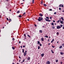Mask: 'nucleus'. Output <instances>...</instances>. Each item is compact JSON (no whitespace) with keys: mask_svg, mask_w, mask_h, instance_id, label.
<instances>
[{"mask_svg":"<svg viewBox=\"0 0 64 64\" xmlns=\"http://www.w3.org/2000/svg\"><path fill=\"white\" fill-rule=\"evenodd\" d=\"M24 36L25 38H26V34H24Z\"/></svg>","mask_w":64,"mask_h":64,"instance_id":"1a4fd4ad","label":"nucleus"},{"mask_svg":"<svg viewBox=\"0 0 64 64\" xmlns=\"http://www.w3.org/2000/svg\"><path fill=\"white\" fill-rule=\"evenodd\" d=\"M9 21H10V22H11V19H9Z\"/></svg>","mask_w":64,"mask_h":64,"instance_id":"f704fd0d","label":"nucleus"},{"mask_svg":"<svg viewBox=\"0 0 64 64\" xmlns=\"http://www.w3.org/2000/svg\"><path fill=\"white\" fill-rule=\"evenodd\" d=\"M60 26V27H62L63 26V25L62 24H61V25Z\"/></svg>","mask_w":64,"mask_h":64,"instance_id":"c03bdc74","label":"nucleus"},{"mask_svg":"<svg viewBox=\"0 0 64 64\" xmlns=\"http://www.w3.org/2000/svg\"><path fill=\"white\" fill-rule=\"evenodd\" d=\"M54 14H56V12H54Z\"/></svg>","mask_w":64,"mask_h":64,"instance_id":"3c124183","label":"nucleus"},{"mask_svg":"<svg viewBox=\"0 0 64 64\" xmlns=\"http://www.w3.org/2000/svg\"><path fill=\"white\" fill-rule=\"evenodd\" d=\"M40 46H38V49H40Z\"/></svg>","mask_w":64,"mask_h":64,"instance_id":"5701e85b","label":"nucleus"},{"mask_svg":"<svg viewBox=\"0 0 64 64\" xmlns=\"http://www.w3.org/2000/svg\"><path fill=\"white\" fill-rule=\"evenodd\" d=\"M24 53H27V51L26 50L25 52Z\"/></svg>","mask_w":64,"mask_h":64,"instance_id":"a18cd8bd","label":"nucleus"},{"mask_svg":"<svg viewBox=\"0 0 64 64\" xmlns=\"http://www.w3.org/2000/svg\"><path fill=\"white\" fill-rule=\"evenodd\" d=\"M60 28H61V27L60 26H57L56 28L58 29H60Z\"/></svg>","mask_w":64,"mask_h":64,"instance_id":"7ed1b4c3","label":"nucleus"},{"mask_svg":"<svg viewBox=\"0 0 64 64\" xmlns=\"http://www.w3.org/2000/svg\"><path fill=\"white\" fill-rule=\"evenodd\" d=\"M59 7H63L64 6L61 4H60L59 6Z\"/></svg>","mask_w":64,"mask_h":64,"instance_id":"f03ea898","label":"nucleus"},{"mask_svg":"<svg viewBox=\"0 0 64 64\" xmlns=\"http://www.w3.org/2000/svg\"><path fill=\"white\" fill-rule=\"evenodd\" d=\"M59 48L60 49L61 48H62V46H60Z\"/></svg>","mask_w":64,"mask_h":64,"instance_id":"c85d7f7f","label":"nucleus"},{"mask_svg":"<svg viewBox=\"0 0 64 64\" xmlns=\"http://www.w3.org/2000/svg\"><path fill=\"white\" fill-rule=\"evenodd\" d=\"M37 42H38V44H40V42L38 41Z\"/></svg>","mask_w":64,"mask_h":64,"instance_id":"b1692460","label":"nucleus"},{"mask_svg":"<svg viewBox=\"0 0 64 64\" xmlns=\"http://www.w3.org/2000/svg\"><path fill=\"white\" fill-rule=\"evenodd\" d=\"M57 22H58V23L59 22H60V20H58V21Z\"/></svg>","mask_w":64,"mask_h":64,"instance_id":"e433bc0d","label":"nucleus"},{"mask_svg":"<svg viewBox=\"0 0 64 64\" xmlns=\"http://www.w3.org/2000/svg\"><path fill=\"white\" fill-rule=\"evenodd\" d=\"M43 0H42L41 1V4H43Z\"/></svg>","mask_w":64,"mask_h":64,"instance_id":"dca6fc26","label":"nucleus"},{"mask_svg":"<svg viewBox=\"0 0 64 64\" xmlns=\"http://www.w3.org/2000/svg\"><path fill=\"white\" fill-rule=\"evenodd\" d=\"M6 19L7 20H8H8H9L8 19V18H6Z\"/></svg>","mask_w":64,"mask_h":64,"instance_id":"603ef678","label":"nucleus"},{"mask_svg":"<svg viewBox=\"0 0 64 64\" xmlns=\"http://www.w3.org/2000/svg\"><path fill=\"white\" fill-rule=\"evenodd\" d=\"M39 15L40 16H41V17H42V16H43V15L42 14H39Z\"/></svg>","mask_w":64,"mask_h":64,"instance_id":"39448f33","label":"nucleus"},{"mask_svg":"<svg viewBox=\"0 0 64 64\" xmlns=\"http://www.w3.org/2000/svg\"><path fill=\"white\" fill-rule=\"evenodd\" d=\"M40 46H42V44H40Z\"/></svg>","mask_w":64,"mask_h":64,"instance_id":"c9c22d12","label":"nucleus"},{"mask_svg":"<svg viewBox=\"0 0 64 64\" xmlns=\"http://www.w3.org/2000/svg\"><path fill=\"white\" fill-rule=\"evenodd\" d=\"M43 5H44V6H47V5L46 4H44Z\"/></svg>","mask_w":64,"mask_h":64,"instance_id":"aec40b11","label":"nucleus"},{"mask_svg":"<svg viewBox=\"0 0 64 64\" xmlns=\"http://www.w3.org/2000/svg\"><path fill=\"white\" fill-rule=\"evenodd\" d=\"M41 40L42 41H44V39H43V38H41Z\"/></svg>","mask_w":64,"mask_h":64,"instance_id":"0eeeda50","label":"nucleus"},{"mask_svg":"<svg viewBox=\"0 0 64 64\" xmlns=\"http://www.w3.org/2000/svg\"><path fill=\"white\" fill-rule=\"evenodd\" d=\"M52 41L53 42V41H54V39H53L52 40Z\"/></svg>","mask_w":64,"mask_h":64,"instance_id":"8fccbe9b","label":"nucleus"},{"mask_svg":"<svg viewBox=\"0 0 64 64\" xmlns=\"http://www.w3.org/2000/svg\"><path fill=\"white\" fill-rule=\"evenodd\" d=\"M52 48H55V46H54L53 45L52 46Z\"/></svg>","mask_w":64,"mask_h":64,"instance_id":"4c0bfd02","label":"nucleus"},{"mask_svg":"<svg viewBox=\"0 0 64 64\" xmlns=\"http://www.w3.org/2000/svg\"><path fill=\"white\" fill-rule=\"evenodd\" d=\"M20 48H22V46H20Z\"/></svg>","mask_w":64,"mask_h":64,"instance_id":"bf43d9fd","label":"nucleus"},{"mask_svg":"<svg viewBox=\"0 0 64 64\" xmlns=\"http://www.w3.org/2000/svg\"><path fill=\"white\" fill-rule=\"evenodd\" d=\"M45 19L46 20H45L46 21H48V19H47L46 18H45Z\"/></svg>","mask_w":64,"mask_h":64,"instance_id":"412c9836","label":"nucleus"},{"mask_svg":"<svg viewBox=\"0 0 64 64\" xmlns=\"http://www.w3.org/2000/svg\"><path fill=\"white\" fill-rule=\"evenodd\" d=\"M48 22H50V21H51V20H49V19H48Z\"/></svg>","mask_w":64,"mask_h":64,"instance_id":"ea45409f","label":"nucleus"},{"mask_svg":"<svg viewBox=\"0 0 64 64\" xmlns=\"http://www.w3.org/2000/svg\"><path fill=\"white\" fill-rule=\"evenodd\" d=\"M62 20V21L64 20V18H63V17H62L60 18Z\"/></svg>","mask_w":64,"mask_h":64,"instance_id":"6e6552de","label":"nucleus"},{"mask_svg":"<svg viewBox=\"0 0 64 64\" xmlns=\"http://www.w3.org/2000/svg\"><path fill=\"white\" fill-rule=\"evenodd\" d=\"M32 4H34V0H32Z\"/></svg>","mask_w":64,"mask_h":64,"instance_id":"a878e982","label":"nucleus"},{"mask_svg":"<svg viewBox=\"0 0 64 64\" xmlns=\"http://www.w3.org/2000/svg\"><path fill=\"white\" fill-rule=\"evenodd\" d=\"M20 13V12L19 11H18L17 12V13Z\"/></svg>","mask_w":64,"mask_h":64,"instance_id":"72a5a7b5","label":"nucleus"},{"mask_svg":"<svg viewBox=\"0 0 64 64\" xmlns=\"http://www.w3.org/2000/svg\"><path fill=\"white\" fill-rule=\"evenodd\" d=\"M44 27H45L44 26H42V28H44Z\"/></svg>","mask_w":64,"mask_h":64,"instance_id":"69168bd1","label":"nucleus"},{"mask_svg":"<svg viewBox=\"0 0 64 64\" xmlns=\"http://www.w3.org/2000/svg\"><path fill=\"white\" fill-rule=\"evenodd\" d=\"M60 21H61V19H60Z\"/></svg>","mask_w":64,"mask_h":64,"instance_id":"0e129e2a","label":"nucleus"},{"mask_svg":"<svg viewBox=\"0 0 64 64\" xmlns=\"http://www.w3.org/2000/svg\"><path fill=\"white\" fill-rule=\"evenodd\" d=\"M60 23L61 24H63V21H60Z\"/></svg>","mask_w":64,"mask_h":64,"instance_id":"9d476101","label":"nucleus"},{"mask_svg":"<svg viewBox=\"0 0 64 64\" xmlns=\"http://www.w3.org/2000/svg\"><path fill=\"white\" fill-rule=\"evenodd\" d=\"M58 62V60H56V62Z\"/></svg>","mask_w":64,"mask_h":64,"instance_id":"58836bf2","label":"nucleus"},{"mask_svg":"<svg viewBox=\"0 0 64 64\" xmlns=\"http://www.w3.org/2000/svg\"><path fill=\"white\" fill-rule=\"evenodd\" d=\"M40 33H42V30H39Z\"/></svg>","mask_w":64,"mask_h":64,"instance_id":"f3484780","label":"nucleus"},{"mask_svg":"<svg viewBox=\"0 0 64 64\" xmlns=\"http://www.w3.org/2000/svg\"><path fill=\"white\" fill-rule=\"evenodd\" d=\"M27 59L28 60H30V57H29Z\"/></svg>","mask_w":64,"mask_h":64,"instance_id":"ddd939ff","label":"nucleus"},{"mask_svg":"<svg viewBox=\"0 0 64 64\" xmlns=\"http://www.w3.org/2000/svg\"><path fill=\"white\" fill-rule=\"evenodd\" d=\"M60 54L61 55H63L64 53H63L62 52H60Z\"/></svg>","mask_w":64,"mask_h":64,"instance_id":"f8f14e48","label":"nucleus"},{"mask_svg":"<svg viewBox=\"0 0 64 64\" xmlns=\"http://www.w3.org/2000/svg\"><path fill=\"white\" fill-rule=\"evenodd\" d=\"M27 36H28V37L30 38H31V36H30L28 34H27Z\"/></svg>","mask_w":64,"mask_h":64,"instance_id":"6ab92c4d","label":"nucleus"},{"mask_svg":"<svg viewBox=\"0 0 64 64\" xmlns=\"http://www.w3.org/2000/svg\"><path fill=\"white\" fill-rule=\"evenodd\" d=\"M19 58H20V59H21V57L19 56Z\"/></svg>","mask_w":64,"mask_h":64,"instance_id":"13d9d810","label":"nucleus"},{"mask_svg":"<svg viewBox=\"0 0 64 64\" xmlns=\"http://www.w3.org/2000/svg\"><path fill=\"white\" fill-rule=\"evenodd\" d=\"M24 56H26V55L27 54V53H25V52H24Z\"/></svg>","mask_w":64,"mask_h":64,"instance_id":"4468645a","label":"nucleus"},{"mask_svg":"<svg viewBox=\"0 0 64 64\" xmlns=\"http://www.w3.org/2000/svg\"><path fill=\"white\" fill-rule=\"evenodd\" d=\"M42 20H43V18L41 17H39V18L38 19L39 21H41Z\"/></svg>","mask_w":64,"mask_h":64,"instance_id":"f257e3e1","label":"nucleus"},{"mask_svg":"<svg viewBox=\"0 0 64 64\" xmlns=\"http://www.w3.org/2000/svg\"><path fill=\"white\" fill-rule=\"evenodd\" d=\"M59 10H61V8H59Z\"/></svg>","mask_w":64,"mask_h":64,"instance_id":"a19ab883","label":"nucleus"},{"mask_svg":"<svg viewBox=\"0 0 64 64\" xmlns=\"http://www.w3.org/2000/svg\"><path fill=\"white\" fill-rule=\"evenodd\" d=\"M62 46H63V47H64V43H63L62 44Z\"/></svg>","mask_w":64,"mask_h":64,"instance_id":"79ce46f5","label":"nucleus"},{"mask_svg":"<svg viewBox=\"0 0 64 64\" xmlns=\"http://www.w3.org/2000/svg\"><path fill=\"white\" fill-rule=\"evenodd\" d=\"M34 26H35V27H37V26L36 24H34Z\"/></svg>","mask_w":64,"mask_h":64,"instance_id":"49530a36","label":"nucleus"},{"mask_svg":"<svg viewBox=\"0 0 64 64\" xmlns=\"http://www.w3.org/2000/svg\"><path fill=\"white\" fill-rule=\"evenodd\" d=\"M22 53H24V49H22Z\"/></svg>","mask_w":64,"mask_h":64,"instance_id":"7c9ffc66","label":"nucleus"},{"mask_svg":"<svg viewBox=\"0 0 64 64\" xmlns=\"http://www.w3.org/2000/svg\"><path fill=\"white\" fill-rule=\"evenodd\" d=\"M23 15H25H25H26V12H24V14H23Z\"/></svg>","mask_w":64,"mask_h":64,"instance_id":"c756f323","label":"nucleus"},{"mask_svg":"<svg viewBox=\"0 0 64 64\" xmlns=\"http://www.w3.org/2000/svg\"><path fill=\"white\" fill-rule=\"evenodd\" d=\"M60 63H61L60 64H62V62H60Z\"/></svg>","mask_w":64,"mask_h":64,"instance_id":"5fc2aeb1","label":"nucleus"},{"mask_svg":"<svg viewBox=\"0 0 64 64\" xmlns=\"http://www.w3.org/2000/svg\"><path fill=\"white\" fill-rule=\"evenodd\" d=\"M12 49L13 50H15V48H14V47H12Z\"/></svg>","mask_w":64,"mask_h":64,"instance_id":"bb28decb","label":"nucleus"},{"mask_svg":"<svg viewBox=\"0 0 64 64\" xmlns=\"http://www.w3.org/2000/svg\"><path fill=\"white\" fill-rule=\"evenodd\" d=\"M12 40H15V38H12Z\"/></svg>","mask_w":64,"mask_h":64,"instance_id":"37998d69","label":"nucleus"},{"mask_svg":"<svg viewBox=\"0 0 64 64\" xmlns=\"http://www.w3.org/2000/svg\"><path fill=\"white\" fill-rule=\"evenodd\" d=\"M19 44H20V43H21V41H20L19 42Z\"/></svg>","mask_w":64,"mask_h":64,"instance_id":"09e8293b","label":"nucleus"},{"mask_svg":"<svg viewBox=\"0 0 64 64\" xmlns=\"http://www.w3.org/2000/svg\"><path fill=\"white\" fill-rule=\"evenodd\" d=\"M27 36H28V37L30 38H31V36H30L28 34H27Z\"/></svg>","mask_w":64,"mask_h":64,"instance_id":"a211bd4d","label":"nucleus"},{"mask_svg":"<svg viewBox=\"0 0 64 64\" xmlns=\"http://www.w3.org/2000/svg\"><path fill=\"white\" fill-rule=\"evenodd\" d=\"M62 29H64V27L62 28Z\"/></svg>","mask_w":64,"mask_h":64,"instance_id":"774afa93","label":"nucleus"},{"mask_svg":"<svg viewBox=\"0 0 64 64\" xmlns=\"http://www.w3.org/2000/svg\"><path fill=\"white\" fill-rule=\"evenodd\" d=\"M50 19H52L51 18H52V17H51V16L50 17Z\"/></svg>","mask_w":64,"mask_h":64,"instance_id":"6e6d98bb","label":"nucleus"},{"mask_svg":"<svg viewBox=\"0 0 64 64\" xmlns=\"http://www.w3.org/2000/svg\"><path fill=\"white\" fill-rule=\"evenodd\" d=\"M49 11H52V9H50L49 10Z\"/></svg>","mask_w":64,"mask_h":64,"instance_id":"de8ad7c7","label":"nucleus"},{"mask_svg":"<svg viewBox=\"0 0 64 64\" xmlns=\"http://www.w3.org/2000/svg\"><path fill=\"white\" fill-rule=\"evenodd\" d=\"M62 12H64V10H62Z\"/></svg>","mask_w":64,"mask_h":64,"instance_id":"680f3d73","label":"nucleus"},{"mask_svg":"<svg viewBox=\"0 0 64 64\" xmlns=\"http://www.w3.org/2000/svg\"><path fill=\"white\" fill-rule=\"evenodd\" d=\"M24 61H25V60H24H24H23L22 61V62H24Z\"/></svg>","mask_w":64,"mask_h":64,"instance_id":"864d4df0","label":"nucleus"},{"mask_svg":"<svg viewBox=\"0 0 64 64\" xmlns=\"http://www.w3.org/2000/svg\"><path fill=\"white\" fill-rule=\"evenodd\" d=\"M25 47V46H23V47L24 48V47Z\"/></svg>","mask_w":64,"mask_h":64,"instance_id":"4d7b16f0","label":"nucleus"},{"mask_svg":"<svg viewBox=\"0 0 64 64\" xmlns=\"http://www.w3.org/2000/svg\"><path fill=\"white\" fill-rule=\"evenodd\" d=\"M41 57H43L44 56V53H42V54H41Z\"/></svg>","mask_w":64,"mask_h":64,"instance_id":"423d86ee","label":"nucleus"},{"mask_svg":"<svg viewBox=\"0 0 64 64\" xmlns=\"http://www.w3.org/2000/svg\"><path fill=\"white\" fill-rule=\"evenodd\" d=\"M53 22H55V20H54L53 21Z\"/></svg>","mask_w":64,"mask_h":64,"instance_id":"052dcab7","label":"nucleus"},{"mask_svg":"<svg viewBox=\"0 0 64 64\" xmlns=\"http://www.w3.org/2000/svg\"><path fill=\"white\" fill-rule=\"evenodd\" d=\"M19 17H20L21 18V17H22V16H21V15H20L18 16Z\"/></svg>","mask_w":64,"mask_h":64,"instance_id":"cd10ccee","label":"nucleus"},{"mask_svg":"<svg viewBox=\"0 0 64 64\" xmlns=\"http://www.w3.org/2000/svg\"><path fill=\"white\" fill-rule=\"evenodd\" d=\"M51 24L52 25V26H54V23H53V22Z\"/></svg>","mask_w":64,"mask_h":64,"instance_id":"9b49d317","label":"nucleus"},{"mask_svg":"<svg viewBox=\"0 0 64 64\" xmlns=\"http://www.w3.org/2000/svg\"><path fill=\"white\" fill-rule=\"evenodd\" d=\"M47 35L46 34V36L45 37L46 38H48V36H47Z\"/></svg>","mask_w":64,"mask_h":64,"instance_id":"473e14b6","label":"nucleus"},{"mask_svg":"<svg viewBox=\"0 0 64 64\" xmlns=\"http://www.w3.org/2000/svg\"><path fill=\"white\" fill-rule=\"evenodd\" d=\"M52 29H55V26H52Z\"/></svg>","mask_w":64,"mask_h":64,"instance_id":"393cba45","label":"nucleus"},{"mask_svg":"<svg viewBox=\"0 0 64 64\" xmlns=\"http://www.w3.org/2000/svg\"><path fill=\"white\" fill-rule=\"evenodd\" d=\"M46 18L48 19H49V18L48 17H46Z\"/></svg>","mask_w":64,"mask_h":64,"instance_id":"2f4dec72","label":"nucleus"},{"mask_svg":"<svg viewBox=\"0 0 64 64\" xmlns=\"http://www.w3.org/2000/svg\"><path fill=\"white\" fill-rule=\"evenodd\" d=\"M51 51L52 52V53H54V52H53V50H51Z\"/></svg>","mask_w":64,"mask_h":64,"instance_id":"2eb2a0df","label":"nucleus"},{"mask_svg":"<svg viewBox=\"0 0 64 64\" xmlns=\"http://www.w3.org/2000/svg\"><path fill=\"white\" fill-rule=\"evenodd\" d=\"M53 41H51V43H52V42H53Z\"/></svg>","mask_w":64,"mask_h":64,"instance_id":"338daca9","label":"nucleus"},{"mask_svg":"<svg viewBox=\"0 0 64 64\" xmlns=\"http://www.w3.org/2000/svg\"><path fill=\"white\" fill-rule=\"evenodd\" d=\"M46 64H50V61H48L46 62Z\"/></svg>","mask_w":64,"mask_h":64,"instance_id":"20e7f679","label":"nucleus"},{"mask_svg":"<svg viewBox=\"0 0 64 64\" xmlns=\"http://www.w3.org/2000/svg\"><path fill=\"white\" fill-rule=\"evenodd\" d=\"M56 34L57 35H59V32H57Z\"/></svg>","mask_w":64,"mask_h":64,"instance_id":"4be33fe9","label":"nucleus"},{"mask_svg":"<svg viewBox=\"0 0 64 64\" xmlns=\"http://www.w3.org/2000/svg\"><path fill=\"white\" fill-rule=\"evenodd\" d=\"M54 25H56V23H54Z\"/></svg>","mask_w":64,"mask_h":64,"instance_id":"e2e57ef3","label":"nucleus"}]
</instances>
